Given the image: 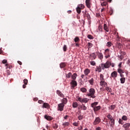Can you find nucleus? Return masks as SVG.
<instances>
[{"instance_id": "f257e3e1", "label": "nucleus", "mask_w": 130, "mask_h": 130, "mask_svg": "<svg viewBox=\"0 0 130 130\" xmlns=\"http://www.w3.org/2000/svg\"><path fill=\"white\" fill-rule=\"evenodd\" d=\"M89 93L87 94V96H88V97H90V98H92L94 99V98H96V95H95V89L93 88H91L88 90Z\"/></svg>"}, {"instance_id": "f03ea898", "label": "nucleus", "mask_w": 130, "mask_h": 130, "mask_svg": "<svg viewBox=\"0 0 130 130\" xmlns=\"http://www.w3.org/2000/svg\"><path fill=\"white\" fill-rule=\"evenodd\" d=\"M84 9H85V5L82 4H78L76 8V12L78 14H80L82 12L81 10H84Z\"/></svg>"}, {"instance_id": "7ed1b4c3", "label": "nucleus", "mask_w": 130, "mask_h": 130, "mask_svg": "<svg viewBox=\"0 0 130 130\" xmlns=\"http://www.w3.org/2000/svg\"><path fill=\"white\" fill-rule=\"evenodd\" d=\"M110 66H111V63L109 61H107L105 63L101 64L102 70H104L105 69H109Z\"/></svg>"}, {"instance_id": "20e7f679", "label": "nucleus", "mask_w": 130, "mask_h": 130, "mask_svg": "<svg viewBox=\"0 0 130 130\" xmlns=\"http://www.w3.org/2000/svg\"><path fill=\"white\" fill-rule=\"evenodd\" d=\"M82 13L83 14L84 18H87L88 20L91 19V16H90V14H89L87 10H85L84 11H83Z\"/></svg>"}, {"instance_id": "39448f33", "label": "nucleus", "mask_w": 130, "mask_h": 130, "mask_svg": "<svg viewBox=\"0 0 130 130\" xmlns=\"http://www.w3.org/2000/svg\"><path fill=\"white\" fill-rule=\"evenodd\" d=\"M101 122V119L100 117H97L95 118V120L93 121V124L94 125H97V124H99Z\"/></svg>"}, {"instance_id": "423d86ee", "label": "nucleus", "mask_w": 130, "mask_h": 130, "mask_svg": "<svg viewBox=\"0 0 130 130\" xmlns=\"http://www.w3.org/2000/svg\"><path fill=\"white\" fill-rule=\"evenodd\" d=\"M110 50L109 49H106L105 50V57L106 58H108L109 57H110Z\"/></svg>"}, {"instance_id": "0eeeda50", "label": "nucleus", "mask_w": 130, "mask_h": 130, "mask_svg": "<svg viewBox=\"0 0 130 130\" xmlns=\"http://www.w3.org/2000/svg\"><path fill=\"white\" fill-rule=\"evenodd\" d=\"M71 85V89H74L75 87H77L78 83L76 80H72L70 83Z\"/></svg>"}, {"instance_id": "6e6552de", "label": "nucleus", "mask_w": 130, "mask_h": 130, "mask_svg": "<svg viewBox=\"0 0 130 130\" xmlns=\"http://www.w3.org/2000/svg\"><path fill=\"white\" fill-rule=\"evenodd\" d=\"M112 78H113L114 80H115V79L117 78V72L116 71H114L111 73L110 79Z\"/></svg>"}, {"instance_id": "1a4fd4ad", "label": "nucleus", "mask_w": 130, "mask_h": 130, "mask_svg": "<svg viewBox=\"0 0 130 130\" xmlns=\"http://www.w3.org/2000/svg\"><path fill=\"white\" fill-rule=\"evenodd\" d=\"M64 107V105L62 104H59L58 105V107H57V110L59 111H63V108Z\"/></svg>"}, {"instance_id": "9d476101", "label": "nucleus", "mask_w": 130, "mask_h": 130, "mask_svg": "<svg viewBox=\"0 0 130 130\" xmlns=\"http://www.w3.org/2000/svg\"><path fill=\"white\" fill-rule=\"evenodd\" d=\"M122 127H124L125 128V130H129L130 127V123H126L123 125Z\"/></svg>"}, {"instance_id": "9b49d317", "label": "nucleus", "mask_w": 130, "mask_h": 130, "mask_svg": "<svg viewBox=\"0 0 130 130\" xmlns=\"http://www.w3.org/2000/svg\"><path fill=\"white\" fill-rule=\"evenodd\" d=\"M100 85L101 87H107V83L105 82V80L101 81Z\"/></svg>"}, {"instance_id": "f8f14e48", "label": "nucleus", "mask_w": 130, "mask_h": 130, "mask_svg": "<svg viewBox=\"0 0 130 130\" xmlns=\"http://www.w3.org/2000/svg\"><path fill=\"white\" fill-rule=\"evenodd\" d=\"M56 93L57 94V95H58V96H59V97H61L62 98H63V97H64V95L62 94L61 93V91H60V90H56Z\"/></svg>"}, {"instance_id": "ddd939ff", "label": "nucleus", "mask_w": 130, "mask_h": 130, "mask_svg": "<svg viewBox=\"0 0 130 130\" xmlns=\"http://www.w3.org/2000/svg\"><path fill=\"white\" fill-rule=\"evenodd\" d=\"M85 4L86 5V7L88 8V9H90L91 8V3L90 0H86L85 1Z\"/></svg>"}, {"instance_id": "4468645a", "label": "nucleus", "mask_w": 130, "mask_h": 130, "mask_svg": "<svg viewBox=\"0 0 130 130\" xmlns=\"http://www.w3.org/2000/svg\"><path fill=\"white\" fill-rule=\"evenodd\" d=\"M96 54H97L99 58H100V59H103V54H102V53L98 52H96Z\"/></svg>"}, {"instance_id": "2eb2a0df", "label": "nucleus", "mask_w": 130, "mask_h": 130, "mask_svg": "<svg viewBox=\"0 0 130 130\" xmlns=\"http://www.w3.org/2000/svg\"><path fill=\"white\" fill-rule=\"evenodd\" d=\"M72 81H76V79H77V77H78V74L77 73H74L72 74Z\"/></svg>"}, {"instance_id": "dca6fc26", "label": "nucleus", "mask_w": 130, "mask_h": 130, "mask_svg": "<svg viewBox=\"0 0 130 130\" xmlns=\"http://www.w3.org/2000/svg\"><path fill=\"white\" fill-rule=\"evenodd\" d=\"M44 118L45 119H47V120H52L53 119V118L50 116H48L47 115H45L44 116Z\"/></svg>"}, {"instance_id": "f3484780", "label": "nucleus", "mask_w": 130, "mask_h": 130, "mask_svg": "<svg viewBox=\"0 0 130 130\" xmlns=\"http://www.w3.org/2000/svg\"><path fill=\"white\" fill-rule=\"evenodd\" d=\"M84 73L85 76H88V74L91 73V70L89 69H86L84 70Z\"/></svg>"}, {"instance_id": "a211bd4d", "label": "nucleus", "mask_w": 130, "mask_h": 130, "mask_svg": "<svg viewBox=\"0 0 130 130\" xmlns=\"http://www.w3.org/2000/svg\"><path fill=\"white\" fill-rule=\"evenodd\" d=\"M102 67V66H98L96 67L95 69V72H99V73H101L102 72V69L101 68Z\"/></svg>"}, {"instance_id": "6ab92c4d", "label": "nucleus", "mask_w": 130, "mask_h": 130, "mask_svg": "<svg viewBox=\"0 0 130 130\" xmlns=\"http://www.w3.org/2000/svg\"><path fill=\"white\" fill-rule=\"evenodd\" d=\"M67 103H68V100L67 99V98H63L62 100H61V104H63V105H66V104H67Z\"/></svg>"}, {"instance_id": "aec40b11", "label": "nucleus", "mask_w": 130, "mask_h": 130, "mask_svg": "<svg viewBox=\"0 0 130 130\" xmlns=\"http://www.w3.org/2000/svg\"><path fill=\"white\" fill-rule=\"evenodd\" d=\"M104 29L105 31H106V32H109V28L108 27V26L106 24H104Z\"/></svg>"}, {"instance_id": "412c9836", "label": "nucleus", "mask_w": 130, "mask_h": 130, "mask_svg": "<svg viewBox=\"0 0 130 130\" xmlns=\"http://www.w3.org/2000/svg\"><path fill=\"white\" fill-rule=\"evenodd\" d=\"M101 109V106H100L94 107L93 108L94 111H98V110H100Z\"/></svg>"}, {"instance_id": "4be33fe9", "label": "nucleus", "mask_w": 130, "mask_h": 130, "mask_svg": "<svg viewBox=\"0 0 130 130\" xmlns=\"http://www.w3.org/2000/svg\"><path fill=\"white\" fill-rule=\"evenodd\" d=\"M110 121L111 122V124L110 125V126H111L112 127H113V126H114V124L115 123V121L114 120V119H113V118L110 120Z\"/></svg>"}, {"instance_id": "5701e85b", "label": "nucleus", "mask_w": 130, "mask_h": 130, "mask_svg": "<svg viewBox=\"0 0 130 130\" xmlns=\"http://www.w3.org/2000/svg\"><path fill=\"white\" fill-rule=\"evenodd\" d=\"M100 81H105V79H104V75H103V74H100Z\"/></svg>"}, {"instance_id": "b1692460", "label": "nucleus", "mask_w": 130, "mask_h": 130, "mask_svg": "<svg viewBox=\"0 0 130 130\" xmlns=\"http://www.w3.org/2000/svg\"><path fill=\"white\" fill-rule=\"evenodd\" d=\"M43 107L44 108H49V105L48 103H44L43 104Z\"/></svg>"}, {"instance_id": "393cba45", "label": "nucleus", "mask_w": 130, "mask_h": 130, "mask_svg": "<svg viewBox=\"0 0 130 130\" xmlns=\"http://www.w3.org/2000/svg\"><path fill=\"white\" fill-rule=\"evenodd\" d=\"M66 63L64 62H61L60 63V68L61 69H63V68H66Z\"/></svg>"}, {"instance_id": "a878e982", "label": "nucleus", "mask_w": 130, "mask_h": 130, "mask_svg": "<svg viewBox=\"0 0 130 130\" xmlns=\"http://www.w3.org/2000/svg\"><path fill=\"white\" fill-rule=\"evenodd\" d=\"M74 41L75 43H79L80 42V39L78 37H76L74 39Z\"/></svg>"}, {"instance_id": "bb28decb", "label": "nucleus", "mask_w": 130, "mask_h": 130, "mask_svg": "<svg viewBox=\"0 0 130 130\" xmlns=\"http://www.w3.org/2000/svg\"><path fill=\"white\" fill-rule=\"evenodd\" d=\"M72 106L73 108H77L78 107V103L77 102H73L72 104Z\"/></svg>"}, {"instance_id": "cd10ccee", "label": "nucleus", "mask_w": 130, "mask_h": 130, "mask_svg": "<svg viewBox=\"0 0 130 130\" xmlns=\"http://www.w3.org/2000/svg\"><path fill=\"white\" fill-rule=\"evenodd\" d=\"M80 91L82 92V93H86V92H87V89L85 87H82L80 88Z\"/></svg>"}, {"instance_id": "c85d7f7f", "label": "nucleus", "mask_w": 130, "mask_h": 130, "mask_svg": "<svg viewBox=\"0 0 130 130\" xmlns=\"http://www.w3.org/2000/svg\"><path fill=\"white\" fill-rule=\"evenodd\" d=\"M52 127L54 129H56L58 127V125L57 123H54L52 124Z\"/></svg>"}, {"instance_id": "c756f323", "label": "nucleus", "mask_w": 130, "mask_h": 130, "mask_svg": "<svg viewBox=\"0 0 130 130\" xmlns=\"http://www.w3.org/2000/svg\"><path fill=\"white\" fill-rule=\"evenodd\" d=\"M117 72L118 73H119V74H123V73H124V72L123 71V70L120 68H118L117 70Z\"/></svg>"}, {"instance_id": "7c9ffc66", "label": "nucleus", "mask_w": 130, "mask_h": 130, "mask_svg": "<svg viewBox=\"0 0 130 130\" xmlns=\"http://www.w3.org/2000/svg\"><path fill=\"white\" fill-rule=\"evenodd\" d=\"M88 82L90 84V85H91L92 86L94 85V79L91 78L90 80L88 81Z\"/></svg>"}, {"instance_id": "2f4dec72", "label": "nucleus", "mask_w": 130, "mask_h": 130, "mask_svg": "<svg viewBox=\"0 0 130 130\" xmlns=\"http://www.w3.org/2000/svg\"><path fill=\"white\" fill-rule=\"evenodd\" d=\"M120 80L121 84H124V82H125V78H121Z\"/></svg>"}, {"instance_id": "473e14b6", "label": "nucleus", "mask_w": 130, "mask_h": 130, "mask_svg": "<svg viewBox=\"0 0 130 130\" xmlns=\"http://www.w3.org/2000/svg\"><path fill=\"white\" fill-rule=\"evenodd\" d=\"M72 73L69 72L68 74L66 75V78H67V79H70V78L72 77Z\"/></svg>"}, {"instance_id": "72a5a7b5", "label": "nucleus", "mask_w": 130, "mask_h": 130, "mask_svg": "<svg viewBox=\"0 0 130 130\" xmlns=\"http://www.w3.org/2000/svg\"><path fill=\"white\" fill-rule=\"evenodd\" d=\"M97 32H102V26L99 25L98 27V29L97 30Z\"/></svg>"}, {"instance_id": "f704fd0d", "label": "nucleus", "mask_w": 130, "mask_h": 130, "mask_svg": "<svg viewBox=\"0 0 130 130\" xmlns=\"http://www.w3.org/2000/svg\"><path fill=\"white\" fill-rule=\"evenodd\" d=\"M62 125L63 126H68V125H70V122H65L62 123Z\"/></svg>"}, {"instance_id": "c9c22d12", "label": "nucleus", "mask_w": 130, "mask_h": 130, "mask_svg": "<svg viewBox=\"0 0 130 130\" xmlns=\"http://www.w3.org/2000/svg\"><path fill=\"white\" fill-rule=\"evenodd\" d=\"M97 105H98V102H94V103L91 104V107L94 108V107H95V106H96Z\"/></svg>"}, {"instance_id": "e433bc0d", "label": "nucleus", "mask_w": 130, "mask_h": 130, "mask_svg": "<svg viewBox=\"0 0 130 130\" xmlns=\"http://www.w3.org/2000/svg\"><path fill=\"white\" fill-rule=\"evenodd\" d=\"M81 109H82V110H87V107H86L85 105L82 104L81 105Z\"/></svg>"}, {"instance_id": "4c0bfd02", "label": "nucleus", "mask_w": 130, "mask_h": 130, "mask_svg": "<svg viewBox=\"0 0 130 130\" xmlns=\"http://www.w3.org/2000/svg\"><path fill=\"white\" fill-rule=\"evenodd\" d=\"M90 56H91V57H93V59H96V55H95V53H92V54H91Z\"/></svg>"}, {"instance_id": "58836bf2", "label": "nucleus", "mask_w": 130, "mask_h": 130, "mask_svg": "<svg viewBox=\"0 0 130 130\" xmlns=\"http://www.w3.org/2000/svg\"><path fill=\"white\" fill-rule=\"evenodd\" d=\"M109 108H110V109H111V110H113L115 108V105H112L109 107Z\"/></svg>"}, {"instance_id": "ea45409f", "label": "nucleus", "mask_w": 130, "mask_h": 130, "mask_svg": "<svg viewBox=\"0 0 130 130\" xmlns=\"http://www.w3.org/2000/svg\"><path fill=\"white\" fill-rule=\"evenodd\" d=\"M107 118H108V119H110V120H111V119L113 118V117H112V116H111V115H110V114H109L107 116Z\"/></svg>"}, {"instance_id": "a19ab883", "label": "nucleus", "mask_w": 130, "mask_h": 130, "mask_svg": "<svg viewBox=\"0 0 130 130\" xmlns=\"http://www.w3.org/2000/svg\"><path fill=\"white\" fill-rule=\"evenodd\" d=\"M122 120H125V121L127 120V116H126L125 115H123L122 117Z\"/></svg>"}, {"instance_id": "79ce46f5", "label": "nucleus", "mask_w": 130, "mask_h": 130, "mask_svg": "<svg viewBox=\"0 0 130 130\" xmlns=\"http://www.w3.org/2000/svg\"><path fill=\"white\" fill-rule=\"evenodd\" d=\"M83 98H81L80 97L77 98L78 101H79L81 103H83Z\"/></svg>"}, {"instance_id": "37998d69", "label": "nucleus", "mask_w": 130, "mask_h": 130, "mask_svg": "<svg viewBox=\"0 0 130 130\" xmlns=\"http://www.w3.org/2000/svg\"><path fill=\"white\" fill-rule=\"evenodd\" d=\"M88 102V99L87 98H85L83 99V103H87Z\"/></svg>"}, {"instance_id": "c03bdc74", "label": "nucleus", "mask_w": 130, "mask_h": 130, "mask_svg": "<svg viewBox=\"0 0 130 130\" xmlns=\"http://www.w3.org/2000/svg\"><path fill=\"white\" fill-rule=\"evenodd\" d=\"M112 46V43H111L110 42H108L107 43V46L108 47H111V46Z\"/></svg>"}, {"instance_id": "a18cd8bd", "label": "nucleus", "mask_w": 130, "mask_h": 130, "mask_svg": "<svg viewBox=\"0 0 130 130\" xmlns=\"http://www.w3.org/2000/svg\"><path fill=\"white\" fill-rule=\"evenodd\" d=\"M106 90L108 92H111L112 91L111 88L109 87H106Z\"/></svg>"}, {"instance_id": "49530a36", "label": "nucleus", "mask_w": 130, "mask_h": 130, "mask_svg": "<svg viewBox=\"0 0 130 130\" xmlns=\"http://www.w3.org/2000/svg\"><path fill=\"white\" fill-rule=\"evenodd\" d=\"M87 38H88V39H94V37L91 35H88Z\"/></svg>"}, {"instance_id": "de8ad7c7", "label": "nucleus", "mask_w": 130, "mask_h": 130, "mask_svg": "<svg viewBox=\"0 0 130 130\" xmlns=\"http://www.w3.org/2000/svg\"><path fill=\"white\" fill-rule=\"evenodd\" d=\"M87 45L88 46V49L91 48V47H92V46H93V44H92L91 43H88Z\"/></svg>"}, {"instance_id": "09e8293b", "label": "nucleus", "mask_w": 130, "mask_h": 130, "mask_svg": "<svg viewBox=\"0 0 130 130\" xmlns=\"http://www.w3.org/2000/svg\"><path fill=\"white\" fill-rule=\"evenodd\" d=\"M118 122L119 123H120V124H123V120H122L121 119H119Z\"/></svg>"}, {"instance_id": "8fccbe9b", "label": "nucleus", "mask_w": 130, "mask_h": 130, "mask_svg": "<svg viewBox=\"0 0 130 130\" xmlns=\"http://www.w3.org/2000/svg\"><path fill=\"white\" fill-rule=\"evenodd\" d=\"M23 83L24 84L27 85L28 84V79H24Z\"/></svg>"}, {"instance_id": "3c124183", "label": "nucleus", "mask_w": 130, "mask_h": 130, "mask_svg": "<svg viewBox=\"0 0 130 130\" xmlns=\"http://www.w3.org/2000/svg\"><path fill=\"white\" fill-rule=\"evenodd\" d=\"M67 49H68V47H67V45H64L63 47V51H67Z\"/></svg>"}, {"instance_id": "603ef678", "label": "nucleus", "mask_w": 130, "mask_h": 130, "mask_svg": "<svg viewBox=\"0 0 130 130\" xmlns=\"http://www.w3.org/2000/svg\"><path fill=\"white\" fill-rule=\"evenodd\" d=\"M79 120H82L84 117L82 115H80L78 117Z\"/></svg>"}, {"instance_id": "864d4df0", "label": "nucleus", "mask_w": 130, "mask_h": 130, "mask_svg": "<svg viewBox=\"0 0 130 130\" xmlns=\"http://www.w3.org/2000/svg\"><path fill=\"white\" fill-rule=\"evenodd\" d=\"M90 64L91 66H96V62H95V61H91Z\"/></svg>"}, {"instance_id": "5fc2aeb1", "label": "nucleus", "mask_w": 130, "mask_h": 130, "mask_svg": "<svg viewBox=\"0 0 130 130\" xmlns=\"http://www.w3.org/2000/svg\"><path fill=\"white\" fill-rule=\"evenodd\" d=\"M73 125H74V126H78L79 123L75 122L73 123Z\"/></svg>"}, {"instance_id": "6e6d98bb", "label": "nucleus", "mask_w": 130, "mask_h": 130, "mask_svg": "<svg viewBox=\"0 0 130 130\" xmlns=\"http://www.w3.org/2000/svg\"><path fill=\"white\" fill-rule=\"evenodd\" d=\"M101 5H102V7H103V6H107V2H103V3L101 4Z\"/></svg>"}, {"instance_id": "4d7b16f0", "label": "nucleus", "mask_w": 130, "mask_h": 130, "mask_svg": "<svg viewBox=\"0 0 130 130\" xmlns=\"http://www.w3.org/2000/svg\"><path fill=\"white\" fill-rule=\"evenodd\" d=\"M118 57L120 59L122 60V59H123V55L121 54L120 55H118Z\"/></svg>"}, {"instance_id": "13d9d810", "label": "nucleus", "mask_w": 130, "mask_h": 130, "mask_svg": "<svg viewBox=\"0 0 130 130\" xmlns=\"http://www.w3.org/2000/svg\"><path fill=\"white\" fill-rule=\"evenodd\" d=\"M110 15H112V14H113V9H112V8L110 9Z\"/></svg>"}, {"instance_id": "bf43d9fd", "label": "nucleus", "mask_w": 130, "mask_h": 130, "mask_svg": "<svg viewBox=\"0 0 130 130\" xmlns=\"http://www.w3.org/2000/svg\"><path fill=\"white\" fill-rule=\"evenodd\" d=\"M6 73L7 74L8 76H9V75H11V72L10 70H7Z\"/></svg>"}, {"instance_id": "052dcab7", "label": "nucleus", "mask_w": 130, "mask_h": 130, "mask_svg": "<svg viewBox=\"0 0 130 130\" xmlns=\"http://www.w3.org/2000/svg\"><path fill=\"white\" fill-rule=\"evenodd\" d=\"M8 60H7V59H4L3 61H2V63H7Z\"/></svg>"}, {"instance_id": "680f3d73", "label": "nucleus", "mask_w": 130, "mask_h": 130, "mask_svg": "<svg viewBox=\"0 0 130 130\" xmlns=\"http://www.w3.org/2000/svg\"><path fill=\"white\" fill-rule=\"evenodd\" d=\"M119 39H120V38H119V36H118V35H117V39L116 41H119Z\"/></svg>"}, {"instance_id": "e2e57ef3", "label": "nucleus", "mask_w": 130, "mask_h": 130, "mask_svg": "<svg viewBox=\"0 0 130 130\" xmlns=\"http://www.w3.org/2000/svg\"><path fill=\"white\" fill-rule=\"evenodd\" d=\"M43 101H42V100H39V101H38V103H39L40 104H42V103H43Z\"/></svg>"}, {"instance_id": "0e129e2a", "label": "nucleus", "mask_w": 130, "mask_h": 130, "mask_svg": "<svg viewBox=\"0 0 130 130\" xmlns=\"http://www.w3.org/2000/svg\"><path fill=\"white\" fill-rule=\"evenodd\" d=\"M121 64H122V62H121L119 63V65H118V67H119V69H120V68H121Z\"/></svg>"}, {"instance_id": "69168bd1", "label": "nucleus", "mask_w": 130, "mask_h": 130, "mask_svg": "<svg viewBox=\"0 0 130 130\" xmlns=\"http://www.w3.org/2000/svg\"><path fill=\"white\" fill-rule=\"evenodd\" d=\"M120 76L121 78H124V75L122 73L120 74Z\"/></svg>"}, {"instance_id": "338daca9", "label": "nucleus", "mask_w": 130, "mask_h": 130, "mask_svg": "<svg viewBox=\"0 0 130 130\" xmlns=\"http://www.w3.org/2000/svg\"><path fill=\"white\" fill-rule=\"evenodd\" d=\"M68 118H69V115H67L64 117V119H67Z\"/></svg>"}, {"instance_id": "774afa93", "label": "nucleus", "mask_w": 130, "mask_h": 130, "mask_svg": "<svg viewBox=\"0 0 130 130\" xmlns=\"http://www.w3.org/2000/svg\"><path fill=\"white\" fill-rule=\"evenodd\" d=\"M95 130H101V127H98L95 128Z\"/></svg>"}]
</instances>
